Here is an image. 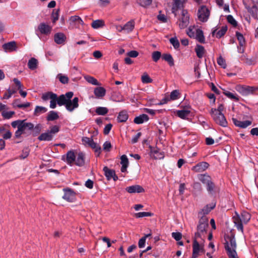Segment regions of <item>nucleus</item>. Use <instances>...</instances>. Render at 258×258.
Wrapping results in <instances>:
<instances>
[{
    "label": "nucleus",
    "mask_w": 258,
    "mask_h": 258,
    "mask_svg": "<svg viewBox=\"0 0 258 258\" xmlns=\"http://www.w3.org/2000/svg\"><path fill=\"white\" fill-rule=\"evenodd\" d=\"M104 23L102 20H97L93 21L91 24L92 27L94 29H98L104 26Z\"/></svg>",
    "instance_id": "obj_42"
},
{
    "label": "nucleus",
    "mask_w": 258,
    "mask_h": 258,
    "mask_svg": "<svg viewBox=\"0 0 258 258\" xmlns=\"http://www.w3.org/2000/svg\"><path fill=\"white\" fill-rule=\"evenodd\" d=\"M125 190L130 194L141 193L145 191L144 188L138 184L126 187Z\"/></svg>",
    "instance_id": "obj_13"
},
{
    "label": "nucleus",
    "mask_w": 258,
    "mask_h": 258,
    "mask_svg": "<svg viewBox=\"0 0 258 258\" xmlns=\"http://www.w3.org/2000/svg\"><path fill=\"white\" fill-rule=\"evenodd\" d=\"M189 16L187 10H183L181 13V17L178 20L177 24H178L180 29L186 28L189 24Z\"/></svg>",
    "instance_id": "obj_9"
},
{
    "label": "nucleus",
    "mask_w": 258,
    "mask_h": 258,
    "mask_svg": "<svg viewBox=\"0 0 258 258\" xmlns=\"http://www.w3.org/2000/svg\"><path fill=\"white\" fill-rule=\"evenodd\" d=\"M217 63L224 69H225L226 67L225 60L221 56H220L218 58Z\"/></svg>",
    "instance_id": "obj_57"
},
{
    "label": "nucleus",
    "mask_w": 258,
    "mask_h": 258,
    "mask_svg": "<svg viewBox=\"0 0 258 258\" xmlns=\"http://www.w3.org/2000/svg\"><path fill=\"white\" fill-rule=\"evenodd\" d=\"M89 146L94 149L95 152H96L99 155L101 152V147L95 143L93 140L92 141Z\"/></svg>",
    "instance_id": "obj_45"
},
{
    "label": "nucleus",
    "mask_w": 258,
    "mask_h": 258,
    "mask_svg": "<svg viewBox=\"0 0 258 258\" xmlns=\"http://www.w3.org/2000/svg\"><path fill=\"white\" fill-rule=\"evenodd\" d=\"M121 30L126 31L127 32H131L135 27V22L133 20L127 22L123 27L120 26Z\"/></svg>",
    "instance_id": "obj_25"
},
{
    "label": "nucleus",
    "mask_w": 258,
    "mask_h": 258,
    "mask_svg": "<svg viewBox=\"0 0 258 258\" xmlns=\"http://www.w3.org/2000/svg\"><path fill=\"white\" fill-rule=\"evenodd\" d=\"M111 147V143L108 141L105 142L103 144V149L106 151H109Z\"/></svg>",
    "instance_id": "obj_64"
},
{
    "label": "nucleus",
    "mask_w": 258,
    "mask_h": 258,
    "mask_svg": "<svg viewBox=\"0 0 258 258\" xmlns=\"http://www.w3.org/2000/svg\"><path fill=\"white\" fill-rule=\"evenodd\" d=\"M57 78L59 79V81L62 84H67L69 81V78L67 76L62 75L59 74L57 75Z\"/></svg>",
    "instance_id": "obj_54"
},
{
    "label": "nucleus",
    "mask_w": 258,
    "mask_h": 258,
    "mask_svg": "<svg viewBox=\"0 0 258 258\" xmlns=\"http://www.w3.org/2000/svg\"><path fill=\"white\" fill-rule=\"evenodd\" d=\"M152 0H137V3L143 7H146L150 5Z\"/></svg>",
    "instance_id": "obj_50"
},
{
    "label": "nucleus",
    "mask_w": 258,
    "mask_h": 258,
    "mask_svg": "<svg viewBox=\"0 0 258 258\" xmlns=\"http://www.w3.org/2000/svg\"><path fill=\"white\" fill-rule=\"evenodd\" d=\"M59 130V127L58 126L53 125L50 128V130L48 131V132L49 133H51V135H52L53 136L54 134H55L56 133L58 132Z\"/></svg>",
    "instance_id": "obj_59"
},
{
    "label": "nucleus",
    "mask_w": 258,
    "mask_h": 258,
    "mask_svg": "<svg viewBox=\"0 0 258 258\" xmlns=\"http://www.w3.org/2000/svg\"><path fill=\"white\" fill-rule=\"evenodd\" d=\"M217 30L216 29L212 31V36H216L217 38H220L225 34L227 31V27L226 26H223L220 30L217 32Z\"/></svg>",
    "instance_id": "obj_22"
},
{
    "label": "nucleus",
    "mask_w": 258,
    "mask_h": 258,
    "mask_svg": "<svg viewBox=\"0 0 258 258\" xmlns=\"http://www.w3.org/2000/svg\"><path fill=\"white\" fill-rule=\"evenodd\" d=\"M232 120L236 126L241 128H246L248 126L250 125L252 122L250 120L240 121L235 118H233Z\"/></svg>",
    "instance_id": "obj_20"
},
{
    "label": "nucleus",
    "mask_w": 258,
    "mask_h": 258,
    "mask_svg": "<svg viewBox=\"0 0 258 258\" xmlns=\"http://www.w3.org/2000/svg\"><path fill=\"white\" fill-rule=\"evenodd\" d=\"M196 38L198 41L202 43H205V37L202 30L198 29L196 30Z\"/></svg>",
    "instance_id": "obj_32"
},
{
    "label": "nucleus",
    "mask_w": 258,
    "mask_h": 258,
    "mask_svg": "<svg viewBox=\"0 0 258 258\" xmlns=\"http://www.w3.org/2000/svg\"><path fill=\"white\" fill-rule=\"evenodd\" d=\"M71 20L73 22L76 23L78 25H82L83 24V20L79 16H72Z\"/></svg>",
    "instance_id": "obj_55"
},
{
    "label": "nucleus",
    "mask_w": 258,
    "mask_h": 258,
    "mask_svg": "<svg viewBox=\"0 0 258 258\" xmlns=\"http://www.w3.org/2000/svg\"><path fill=\"white\" fill-rule=\"evenodd\" d=\"M208 227V221L206 217H203L200 219L198 226L197 232L195 233L194 238L205 240Z\"/></svg>",
    "instance_id": "obj_5"
},
{
    "label": "nucleus",
    "mask_w": 258,
    "mask_h": 258,
    "mask_svg": "<svg viewBox=\"0 0 258 258\" xmlns=\"http://www.w3.org/2000/svg\"><path fill=\"white\" fill-rule=\"evenodd\" d=\"M82 140L84 145L89 146L93 140L92 138L84 137Z\"/></svg>",
    "instance_id": "obj_63"
},
{
    "label": "nucleus",
    "mask_w": 258,
    "mask_h": 258,
    "mask_svg": "<svg viewBox=\"0 0 258 258\" xmlns=\"http://www.w3.org/2000/svg\"><path fill=\"white\" fill-rule=\"evenodd\" d=\"M14 82L17 88L9 89L7 91V92H6L3 97H11L12 95H14L16 92H17V90L21 89V83L20 81H19L17 79L15 78L14 79Z\"/></svg>",
    "instance_id": "obj_12"
},
{
    "label": "nucleus",
    "mask_w": 258,
    "mask_h": 258,
    "mask_svg": "<svg viewBox=\"0 0 258 258\" xmlns=\"http://www.w3.org/2000/svg\"><path fill=\"white\" fill-rule=\"evenodd\" d=\"M84 79L90 84L97 86L100 85V83L93 77L87 75L84 77Z\"/></svg>",
    "instance_id": "obj_36"
},
{
    "label": "nucleus",
    "mask_w": 258,
    "mask_h": 258,
    "mask_svg": "<svg viewBox=\"0 0 258 258\" xmlns=\"http://www.w3.org/2000/svg\"><path fill=\"white\" fill-rule=\"evenodd\" d=\"M190 113V110L188 109H183L181 110H177L176 114L181 119H187L189 116Z\"/></svg>",
    "instance_id": "obj_26"
},
{
    "label": "nucleus",
    "mask_w": 258,
    "mask_h": 258,
    "mask_svg": "<svg viewBox=\"0 0 258 258\" xmlns=\"http://www.w3.org/2000/svg\"><path fill=\"white\" fill-rule=\"evenodd\" d=\"M216 206V203L212 202L209 205L205 206L199 212V214L201 215H205L209 214L210 211L213 209Z\"/></svg>",
    "instance_id": "obj_19"
},
{
    "label": "nucleus",
    "mask_w": 258,
    "mask_h": 258,
    "mask_svg": "<svg viewBox=\"0 0 258 258\" xmlns=\"http://www.w3.org/2000/svg\"><path fill=\"white\" fill-rule=\"evenodd\" d=\"M225 248L229 258H238L236 251V243L234 236L225 237Z\"/></svg>",
    "instance_id": "obj_4"
},
{
    "label": "nucleus",
    "mask_w": 258,
    "mask_h": 258,
    "mask_svg": "<svg viewBox=\"0 0 258 258\" xmlns=\"http://www.w3.org/2000/svg\"><path fill=\"white\" fill-rule=\"evenodd\" d=\"M236 36L239 41V45L241 46H245V41L243 35L239 32H236Z\"/></svg>",
    "instance_id": "obj_43"
},
{
    "label": "nucleus",
    "mask_w": 258,
    "mask_h": 258,
    "mask_svg": "<svg viewBox=\"0 0 258 258\" xmlns=\"http://www.w3.org/2000/svg\"><path fill=\"white\" fill-rule=\"evenodd\" d=\"M112 125L111 123L107 124L104 128V134L107 135L109 134L112 128Z\"/></svg>",
    "instance_id": "obj_62"
},
{
    "label": "nucleus",
    "mask_w": 258,
    "mask_h": 258,
    "mask_svg": "<svg viewBox=\"0 0 258 258\" xmlns=\"http://www.w3.org/2000/svg\"><path fill=\"white\" fill-rule=\"evenodd\" d=\"M14 114V112L12 111H6L2 113L3 116L5 118H10Z\"/></svg>",
    "instance_id": "obj_58"
},
{
    "label": "nucleus",
    "mask_w": 258,
    "mask_h": 258,
    "mask_svg": "<svg viewBox=\"0 0 258 258\" xmlns=\"http://www.w3.org/2000/svg\"><path fill=\"white\" fill-rule=\"evenodd\" d=\"M103 171L105 172L106 177L108 180L111 179L112 177L114 175V171L108 169L107 167H104Z\"/></svg>",
    "instance_id": "obj_39"
},
{
    "label": "nucleus",
    "mask_w": 258,
    "mask_h": 258,
    "mask_svg": "<svg viewBox=\"0 0 258 258\" xmlns=\"http://www.w3.org/2000/svg\"><path fill=\"white\" fill-rule=\"evenodd\" d=\"M149 120V117L147 115L142 114L139 116H137L134 119V122L136 124H141Z\"/></svg>",
    "instance_id": "obj_28"
},
{
    "label": "nucleus",
    "mask_w": 258,
    "mask_h": 258,
    "mask_svg": "<svg viewBox=\"0 0 258 258\" xmlns=\"http://www.w3.org/2000/svg\"><path fill=\"white\" fill-rule=\"evenodd\" d=\"M195 50L196 52L197 56L199 58H202L206 52L204 47L202 45L198 44L196 45Z\"/></svg>",
    "instance_id": "obj_27"
},
{
    "label": "nucleus",
    "mask_w": 258,
    "mask_h": 258,
    "mask_svg": "<svg viewBox=\"0 0 258 258\" xmlns=\"http://www.w3.org/2000/svg\"><path fill=\"white\" fill-rule=\"evenodd\" d=\"M38 64V61L37 59L34 57L31 58L28 62V67L29 69L31 70H35Z\"/></svg>",
    "instance_id": "obj_29"
},
{
    "label": "nucleus",
    "mask_w": 258,
    "mask_h": 258,
    "mask_svg": "<svg viewBox=\"0 0 258 258\" xmlns=\"http://www.w3.org/2000/svg\"><path fill=\"white\" fill-rule=\"evenodd\" d=\"M153 215V214L150 212H139L135 214V216L136 218H142L144 217H150Z\"/></svg>",
    "instance_id": "obj_51"
},
{
    "label": "nucleus",
    "mask_w": 258,
    "mask_h": 258,
    "mask_svg": "<svg viewBox=\"0 0 258 258\" xmlns=\"http://www.w3.org/2000/svg\"><path fill=\"white\" fill-rule=\"evenodd\" d=\"M172 237L177 241H179L182 238V234L180 232H172Z\"/></svg>",
    "instance_id": "obj_56"
},
{
    "label": "nucleus",
    "mask_w": 258,
    "mask_h": 258,
    "mask_svg": "<svg viewBox=\"0 0 258 258\" xmlns=\"http://www.w3.org/2000/svg\"><path fill=\"white\" fill-rule=\"evenodd\" d=\"M257 11V7L255 5L253 6L252 8L249 10V12L251 14L252 16L257 20L258 19Z\"/></svg>",
    "instance_id": "obj_49"
},
{
    "label": "nucleus",
    "mask_w": 258,
    "mask_h": 258,
    "mask_svg": "<svg viewBox=\"0 0 258 258\" xmlns=\"http://www.w3.org/2000/svg\"><path fill=\"white\" fill-rule=\"evenodd\" d=\"M199 179L205 184H208L211 181V177L207 174H201L198 177Z\"/></svg>",
    "instance_id": "obj_38"
},
{
    "label": "nucleus",
    "mask_w": 258,
    "mask_h": 258,
    "mask_svg": "<svg viewBox=\"0 0 258 258\" xmlns=\"http://www.w3.org/2000/svg\"><path fill=\"white\" fill-rule=\"evenodd\" d=\"M38 29L41 34L47 35L50 33L52 28L44 23H41L39 25Z\"/></svg>",
    "instance_id": "obj_16"
},
{
    "label": "nucleus",
    "mask_w": 258,
    "mask_h": 258,
    "mask_svg": "<svg viewBox=\"0 0 258 258\" xmlns=\"http://www.w3.org/2000/svg\"><path fill=\"white\" fill-rule=\"evenodd\" d=\"M210 12L205 6H201L198 12V17L200 21L205 22L208 21L209 17Z\"/></svg>",
    "instance_id": "obj_10"
},
{
    "label": "nucleus",
    "mask_w": 258,
    "mask_h": 258,
    "mask_svg": "<svg viewBox=\"0 0 258 258\" xmlns=\"http://www.w3.org/2000/svg\"><path fill=\"white\" fill-rule=\"evenodd\" d=\"M207 189L209 194L212 196H215L219 192V188L212 181L207 184Z\"/></svg>",
    "instance_id": "obj_23"
},
{
    "label": "nucleus",
    "mask_w": 258,
    "mask_h": 258,
    "mask_svg": "<svg viewBox=\"0 0 258 258\" xmlns=\"http://www.w3.org/2000/svg\"><path fill=\"white\" fill-rule=\"evenodd\" d=\"M120 159V164L121 165V171L122 172H125L128 166V159L126 155H123L121 156Z\"/></svg>",
    "instance_id": "obj_24"
},
{
    "label": "nucleus",
    "mask_w": 258,
    "mask_h": 258,
    "mask_svg": "<svg viewBox=\"0 0 258 258\" xmlns=\"http://www.w3.org/2000/svg\"><path fill=\"white\" fill-rule=\"evenodd\" d=\"M162 55L160 51H155L152 54V58L154 61L157 62Z\"/></svg>",
    "instance_id": "obj_47"
},
{
    "label": "nucleus",
    "mask_w": 258,
    "mask_h": 258,
    "mask_svg": "<svg viewBox=\"0 0 258 258\" xmlns=\"http://www.w3.org/2000/svg\"><path fill=\"white\" fill-rule=\"evenodd\" d=\"M172 98L174 99L175 98H163L162 101L158 102H155L154 104L155 105H163L164 104L167 103L168 101H169L170 100H171Z\"/></svg>",
    "instance_id": "obj_60"
},
{
    "label": "nucleus",
    "mask_w": 258,
    "mask_h": 258,
    "mask_svg": "<svg viewBox=\"0 0 258 258\" xmlns=\"http://www.w3.org/2000/svg\"><path fill=\"white\" fill-rule=\"evenodd\" d=\"M12 126L14 128H20V126H21V130L23 133L27 131L32 130L34 127V125L32 123L27 122L24 120H18L13 121L12 123Z\"/></svg>",
    "instance_id": "obj_8"
},
{
    "label": "nucleus",
    "mask_w": 258,
    "mask_h": 258,
    "mask_svg": "<svg viewBox=\"0 0 258 258\" xmlns=\"http://www.w3.org/2000/svg\"><path fill=\"white\" fill-rule=\"evenodd\" d=\"M192 252L194 258H197L202 253H204L205 252V240L194 238Z\"/></svg>",
    "instance_id": "obj_6"
},
{
    "label": "nucleus",
    "mask_w": 258,
    "mask_h": 258,
    "mask_svg": "<svg viewBox=\"0 0 258 258\" xmlns=\"http://www.w3.org/2000/svg\"><path fill=\"white\" fill-rule=\"evenodd\" d=\"M141 79L143 83L148 84L152 82V79L146 73L142 76Z\"/></svg>",
    "instance_id": "obj_52"
},
{
    "label": "nucleus",
    "mask_w": 258,
    "mask_h": 258,
    "mask_svg": "<svg viewBox=\"0 0 258 258\" xmlns=\"http://www.w3.org/2000/svg\"><path fill=\"white\" fill-rule=\"evenodd\" d=\"M64 194L62 198L70 202H72L75 200V193L70 189H64Z\"/></svg>",
    "instance_id": "obj_14"
},
{
    "label": "nucleus",
    "mask_w": 258,
    "mask_h": 258,
    "mask_svg": "<svg viewBox=\"0 0 258 258\" xmlns=\"http://www.w3.org/2000/svg\"><path fill=\"white\" fill-rule=\"evenodd\" d=\"M60 10H53L51 14V17L52 19V22L53 24H55L56 21L58 20Z\"/></svg>",
    "instance_id": "obj_40"
},
{
    "label": "nucleus",
    "mask_w": 258,
    "mask_h": 258,
    "mask_svg": "<svg viewBox=\"0 0 258 258\" xmlns=\"http://www.w3.org/2000/svg\"><path fill=\"white\" fill-rule=\"evenodd\" d=\"M53 138V135H51V133H49L48 131L42 134L39 137L38 139L40 141H51Z\"/></svg>",
    "instance_id": "obj_34"
},
{
    "label": "nucleus",
    "mask_w": 258,
    "mask_h": 258,
    "mask_svg": "<svg viewBox=\"0 0 258 258\" xmlns=\"http://www.w3.org/2000/svg\"><path fill=\"white\" fill-rule=\"evenodd\" d=\"M127 55L130 57H136L139 55V52L136 50H132L127 52Z\"/></svg>",
    "instance_id": "obj_61"
},
{
    "label": "nucleus",
    "mask_w": 258,
    "mask_h": 258,
    "mask_svg": "<svg viewBox=\"0 0 258 258\" xmlns=\"http://www.w3.org/2000/svg\"><path fill=\"white\" fill-rule=\"evenodd\" d=\"M96 97H104L105 95L106 90L102 87H98L94 89Z\"/></svg>",
    "instance_id": "obj_33"
},
{
    "label": "nucleus",
    "mask_w": 258,
    "mask_h": 258,
    "mask_svg": "<svg viewBox=\"0 0 258 258\" xmlns=\"http://www.w3.org/2000/svg\"><path fill=\"white\" fill-rule=\"evenodd\" d=\"M162 58L163 59L166 61L169 66H173L174 65V60L170 54L164 53L162 55Z\"/></svg>",
    "instance_id": "obj_35"
},
{
    "label": "nucleus",
    "mask_w": 258,
    "mask_h": 258,
    "mask_svg": "<svg viewBox=\"0 0 258 258\" xmlns=\"http://www.w3.org/2000/svg\"><path fill=\"white\" fill-rule=\"evenodd\" d=\"M227 20L228 22L231 24L233 27H236L237 26V21L235 20L232 15H228L227 16Z\"/></svg>",
    "instance_id": "obj_53"
},
{
    "label": "nucleus",
    "mask_w": 258,
    "mask_h": 258,
    "mask_svg": "<svg viewBox=\"0 0 258 258\" xmlns=\"http://www.w3.org/2000/svg\"><path fill=\"white\" fill-rule=\"evenodd\" d=\"M170 42L173 46L174 48L176 49L179 47L180 44L179 41L176 37H172L169 39Z\"/></svg>",
    "instance_id": "obj_48"
},
{
    "label": "nucleus",
    "mask_w": 258,
    "mask_h": 258,
    "mask_svg": "<svg viewBox=\"0 0 258 258\" xmlns=\"http://www.w3.org/2000/svg\"><path fill=\"white\" fill-rule=\"evenodd\" d=\"M54 40L57 44H64L66 40V36L62 33H57L54 34Z\"/></svg>",
    "instance_id": "obj_17"
},
{
    "label": "nucleus",
    "mask_w": 258,
    "mask_h": 258,
    "mask_svg": "<svg viewBox=\"0 0 258 258\" xmlns=\"http://www.w3.org/2000/svg\"><path fill=\"white\" fill-rule=\"evenodd\" d=\"M13 105L14 107L25 108L29 107L30 104L29 102L21 103L19 99H16L13 103Z\"/></svg>",
    "instance_id": "obj_30"
},
{
    "label": "nucleus",
    "mask_w": 258,
    "mask_h": 258,
    "mask_svg": "<svg viewBox=\"0 0 258 258\" xmlns=\"http://www.w3.org/2000/svg\"><path fill=\"white\" fill-rule=\"evenodd\" d=\"M209 166V164L206 162H202L192 168V170L197 172H201L205 171Z\"/></svg>",
    "instance_id": "obj_15"
},
{
    "label": "nucleus",
    "mask_w": 258,
    "mask_h": 258,
    "mask_svg": "<svg viewBox=\"0 0 258 258\" xmlns=\"http://www.w3.org/2000/svg\"><path fill=\"white\" fill-rule=\"evenodd\" d=\"M50 102V107L51 108H55L56 103L59 105H64L67 110L70 111H73L75 108L78 106V98H74L72 100L71 98H51Z\"/></svg>",
    "instance_id": "obj_1"
},
{
    "label": "nucleus",
    "mask_w": 258,
    "mask_h": 258,
    "mask_svg": "<svg viewBox=\"0 0 258 258\" xmlns=\"http://www.w3.org/2000/svg\"><path fill=\"white\" fill-rule=\"evenodd\" d=\"M64 161L71 166L75 164L78 166H82L85 164L84 154L81 152L70 151L67 153Z\"/></svg>",
    "instance_id": "obj_2"
},
{
    "label": "nucleus",
    "mask_w": 258,
    "mask_h": 258,
    "mask_svg": "<svg viewBox=\"0 0 258 258\" xmlns=\"http://www.w3.org/2000/svg\"><path fill=\"white\" fill-rule=\"evenodd\" d=\"M236 90L242 95L247 96L249 95H258V87L245 85H237Z\"/></svg>",
    "instance_id": "obj_7"
},
{
    "label": "nucleus",
    "mask_w": 258,
    "mask_h": 258,
    "mask_svg": "<svg viewBox=\"0 0 258 258\" xmlns=\"http://www.w3.org/2000/svg\"><path fill=\"white\" fill-rule=\"evenodd\" d=\"M250 214L246 211H242L240 214L235 212L232 217L235 226L242 233L243 232V224H247L250 220Z\"/></svg>",
    "instance_id": "obj_3"
},
{
    "label": "nucleus",
    "mask_w": 258,
    "mask_h": 258,
    "mask_svg": "<svg viewBox=\"0 0 258 258\" xmlns=\"http://www.w3.org/2000/svg\"><path fill=\"white\" fill-rule=\"evenodd\" d=\"M128 118V114L125 111H122L119 112L117 117V120L119 122H125Z\"/></svg>",
    "instance_id": "obj_37"
},
{
    "label": "nucleus",
    "mask_w": 258,
    "mask_h": 258,
    "mask_svg": "<svg viewBox=\"0 0 258 258\" xmlns=\"http://www.w3.org/2000/svg\"><path fill=\"white\" fill-rule=\"evenodd\" d=\"M3 48L6 52H12L16 50V43L11 41L3 45Z\"/></svg>",
    "instance_id": "obj_18"
},
{
    "label": "nucleus",
    "mask_w": 258,
    "mask_h": 258,
    "mask_svg": "<svg viewBox=\"0 0 258 258\" xmlns=\"http://www.w3.org/2000/svg\"><path fill=\"white\" fill-rule=\"evenodd\" d=\"M96 112L98 115H104L108 112V109L106 107H98L96 109Z\"/></svg>",
    "instance_id": "obj_46"
},
{
    "label": "nucleus",
    "mask_w": 258,
    "mask_h": 258,
    "mask_svg": "<svg viewBox=\"0 0 258 258\" xmlns=\"http://www.w3.org/2000/svg\"><path fill=\"white\" fill-rule=\"evenodd\" d=\"M74 93L73 92H68L65 94H60L57 95L52 92H47L42 94V97H73Z\"/></svg>",
    "instance_id": "obj_21"
},
{
    "label": "nucleus",
    "mask_w": 258,
    "mask_h": 258,
    "mask_svg": "<svg viewBox=\"0 0 258 258\" xmlns=\"http://www.w3.org/2000/svg\"><path fill=\"white\" fill-rule=\"evenodd\" d=\"M174 3L173 4L172 7V12L174 14L175 16L176 15V12L177 10L179 9L181 6H182V0H173Z\"/></svg>",
    "instance_id": "obj_31"
},
{
    "label": "nucleus",
    "mask_w": 258,
    "mask_h": 258,
    "mask_svg": "<svg viewBox=\"0 0 258 258\" xmlns=\"http://www.w3.org/2000/svg\"><path fill=\"white\" fill-rule=\"evenodd\" d=\"M58 118V115L57 112L51 111H50L47 116V119L49 121L56 120Z\"/></svg>",
    "instance_id": "obj_44"
},
{
    "label": "nucleus",
    "mask_w": 258,
    "mask_h": 258,
    "mask_svg": "<svg viewBox=\"0 0 258 258\" xmlns=\"http://www.w3.org/2000/svg\"><path fill=\"white\" fill-rule=\"evenodd\" d=\"M47 110V108L44 107L37 106L35 109L34 114L36 116H38L42 113H45Z\"/></svg>",
    "instance_id": "obj_41"
},
{
    "label": "nucleus",
    "mask_w": 258,
    "mask_h": 258,
    "mask_svg": "<svg viewBox=\"0 0 258 258\" xmlns=\"http://www.w3.org/2000/svg\"><path fill=\"white\" fill-rule=\"evenodd\" d=\"M211 115L213 119L217 124L222 126L227 125V122L222 113H219L218 111H215L214 113L211 112Z\"/></svg>",
    "instance_id": "obj_11"
}]
</instances>
